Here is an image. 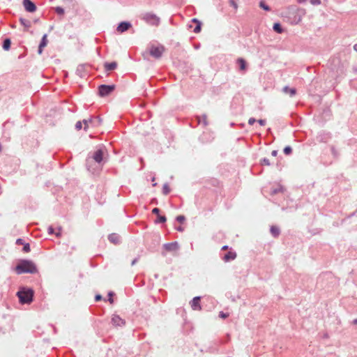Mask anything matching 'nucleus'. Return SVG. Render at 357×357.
<instances>
[{"label":"nucleus","mask_w":357,"mask_h":357,"mask_svg":"<svg viewBox=\"0 0 357 357\" xmlns=\"http://www.w3.org/2000/svg\"><path fill=\"white\" fill-rule=\"evenodd\" d=\"M15 271L17 274L24 273H35L37 272V268L32 261L24 260L17 264L15 267Z\"/></svg>","instance_id":"obj_1"},{"label":"nucleus","mask_w":357,"mask_h":357,"mask_svg":"<svg viewBox=\"0 0 357 357\" xmlns=\"http://www.w3.org/2000/svg\"><path fill=\"white\" fill-rule=\"evenodd\" d=\"M20 302L22 304H29L33 301V291L32 289H23L17 293Z\"/></svg>","instance_id":"obj_2"},{"label":"nucleus","mask_w":357,"mask_h":357,"mask_svg":"<svg viewBox=\"0 0 357 357\" xmlns=\"http://www.w3.org/2000/svg\"><path fill=\"white\" fill-rule=\"evenodd\" d=\"M165 48L163 45H151L149 50V54L155 59H159L162 56Z\"/></svg>","instance_id":"obj_3"},{"label":"nucleus","mask_w":357,"mask_h":357,"mask_svg":"<svg viewBox=\"0 0 357 357\" xmlns=\"http://www.w3.org/2000/svg\"><path fill=\"white\" fill-rule=\"evenodd\" d=\"M114 88V85H101L99 86L98 92L100 96H106L112 93Z\"/></svg>","instance_id":"obj_4"},{"label":"nucleus","mask_w":357,"mask_h":357,"mask_svg":"<svg viewBox=\"0 0 357 357\" xmlns=\"http://www.w3.org/2000/svg\"><path fill=\"white\" fill-rule=\"evenodd\" d=\"M143 20L153 25H158L159 24V18L152 13H146L143 16Z\"/></svg>","instance_id":"obj_5"},{"label":"nucleus","mask_w":357,"mask_h":357,"mask_svg":"<svg viewBox=\"0 0 357 357\" xmlns=\"http://www.w3.org/2000/svg\"><path fill=\"white\" fill-rule=\"evenodd\" d=\"M23 6L28 12L33 13L36 11V6L31 0H23Z\"/></svg>","instance_id":"obj_6"},{"label":"nucleus","mask_w":357,"mask_h":357,"mask_svg":"<svg viewBox=\"0 0 357 357\" xmlns=\"http://www.w3.org/2000/svg\"><path fill=\"white\" fill-rule=\"evenodd\" d=\"M201 298L199 296L195 297L190 302V306L193 310H201L202 307L200 304Z\"/></svg>","instance_id":"obj_7"},{"label":"nucleus","mask_w":357,"mask_h":357,"mask_svg":"<svg viewBox=\"0 0 357 357\" xmlns=\"http://www.w3.org/2000/svg\"><path fill=\"white\" fill-rule=\"evenodd\" d=\"M112 323L114 326H123L126 324V321L118 315H113L112 317Z\"/></svg>","instance_id":"obj_8"},{"label":"nucleus","mask_w":357,"mask_h":357,"mask_svg":"<svg viewBox=\"0 0 357 357\" xmlns=\"http://www.w3.org/2000/svg\"><path fill=\"white\" fill-rule=\"evenodd\" d=\"M167 252H176L178 249V245L176 242L167 243L163 245Z\"/></svg>","instance_id":"obj_9"},{"label":"nucleus","mask_w":357,"mask_h":357,"mask_svg":"<svg viewBox=\"0 0 357 357\" xmlns=\"http://www.w3.org/2000/svg\"><path fill=\"white\" fill-rule=\"evenodd\" d=\"M131 27V24L127 22H121L117 26L116 31L119 33H123L127 30H128Z\"/></svg>","instance_id":"obj_10"},{"label":"nucleus","mask_w":357,"mask_h":357,"mask_svg":"<svg viewBox=\"0 0 357 357\" xmlns=\"http://www.w3.org/2000/svg\"><path fill=\"white\" fill-rule=\"evenodd\" d=\"M47 43H48V40H47V34H45L43 36V38H42V40L39 45V47H38V54H41L42 52H43V50L45 47L47 46Z\"/></svg>","instance_id":"obj_11"},{"label":"nucleus","mask_w":357,"mask_h":357,"mask_svg":"<svg viewBox=\"0 0 357 357\" xmlns=\"http://www.w3.org/2000/svg\"><path fill=\"white\" fill-rule=\"evenodd\" d=\"M236 253L234 252H229L228 253H227L224 257H223V260L225 261H229L230 260H234V259H236Z\"/></svg>","instance_id":"obj_12"},{"label":"nucleus","mask_w":357,"mask_h":357,"mask_svg":"<svg viewBox=\"0 0 357 357\" xmlns=\"http://www.w3.org/2000/svg\"><path fill=\"white\" fill-rule=\"evenodd\" d=\"M109 241L114 245L119 244L120 242L119 236L116 234H112L108 236Z\"/></svg>","instance_id":"obj_13"},{"label":"nucleus","mask_w":357,"mask_h":357,"mask_svg":"<svg viewBox=\"0 0 357 357\" xmlns=\"http://www.w3.org/2000/svg\"><path fill=\"white\" fill-rule=\"evenodd\" d=\"M103 153L101 150H98L94 153L93 159L97 162H100L102 160Z\"/></svg>","instance_id":"obj_14"},{"label":"nucleus","mask_w":357,"mask_h":357,"mask_svg":"<svg viewBox=\"0 0 357 357\" xmlns=\"http://www.w3.org/2000/svg\"><path fill=\"white\" fill-rule=\"evenodd\" d=\"M283 92L289 94L290 96H294L296 93V90L294 88H289L288 86H284L282 89Z\"/></svg>","instance_id":"obj_15"},{"label":"nucleus","mask_w":357,"mask_h":357,"mask_svg":"<svg viewBox=\"0 0 357 357\" xmlns=\"http://www.w3.org/2000/svg\"><path fill=\"white\" fill-rule=\"evenodd\" d=\"M117 67L116 62L106 63H105V68L107 71L114 70Z\"/></svg>","instance_id":"obj_16"},{"label":"nucleus","mask_w":357,"mask_h":357,"mask_svg":"<svg viewBox=\"0 0 357 357\" xmlns=\"http://www.w3.org/2000/svg\"><path fill=\"white\" fill-rule=\"evenodd\" d=\"M20 21L21 24L24 26V31H28L29 29L31 27V22L29 20H26L23 18H21L20 20Z\"/></svg>","instance_id":"obj_17"},{"label":"nucleus","mask_w":357,"mask_h":357,"mask_svg":"<svg viewBox=\"0 0 357 357\" xmlns=\"http://www.w3.org/2000/svg\"><path fill=\"white\" fill-rule=\"evenodd\" d=\"M237 63L239 64L241 70H245L246 69V62L243 59H242V58L238 59Z\"/></svg>","instance_id":"obj_18"},{"label":"nucleus","mask_w":357,"mask_h":357,"mask_svg":"<svg viewBox=\"0 0 357 357\" xmlns=\"http://www.w3.org/2000/svg\"><path fill=\"white\" fill-rule=\"evenodd\" d=\"M271 233L275 237L278 236L280 234L279 229L275 226H272L271 228Z\"/></svg>","instance_id":"obj_19"},{"label":"nucleus","mask_w":357,"mask_h":357,"mask_svg":"<svg viewBox=\"0 0 357 357\" xmlns=\"http://www.w3.org/2000/svg\"><path fill=\"white\" fill-rule=\"evenodd\" d=\"M10 44H11L10 40V39H8V38L6 39V40L3 41V48L5 50H8L10 49Z\"/></svg>","instance_id":"obj_20"},{"label":"nucleus","mask_w":357,"mask_h":357,"mask_svg":"<svg viewBox=\"0 0 357 357\" xmlns=\"http://www.w3.org/2000/svg\"><path fill=\"white\" fill-rule=\"evenodd\" d=\"M273 30L278 33H282V29L279 23H275L273 24Z\"/></svg>","instance_id":"obj_21"},{"label":"nucleus","mask_w":357,"mask_h":357,"mask_svg":"<svg viewBox=\"0 0 357 357\" xmlns=\"http://www.w3.org/2000/svg\"><path fill=\"white\" fill-rule=\"evenodd\" d=\"M259 7L266 11H269L271 10L270 7L267 6L263 1L259 2Z\"/></svg>","instance_id":"obj_22"},{"label":"nucleus","mask_w":357,"mask_h":357,"mask_svg":"<svg viewBox=\"0 0 357 357\" xmlns=\"http://www.w3.org/2000/svg\"><path fill=\"white\" fill-rule=\"evenodd\" d=\"M92 122H93V120L91 119H89L88 120H86V119L83 120V123L84 124V130H87L89 123H91Z\"/></svg>","instance_id":"obj_23"},{"label":"nucleus","mask_w":357,"mask_h":357,"mask_svg":"<svg viewBox=\"0 0 357 357\" xmlns=\"http://www.w3.org/2000/svg\"><path fill=\"white\" fill-rule=\"evenodd\" d=\"M229 4L230 6H231L232 7H234V8L235 10H237L238 9V4L237 3L234 1V0H229Z\"/></svg>","instance_id":"obj_24"},{"label":"nucleus","mask_w":357,"mask_h":357,"mask_svg":"<svg viewBox=\"0 0 357 357\" xmlns=\"http://www.w3.org/2000/svg\"><path fill=\"white\" fill-rule=\"evenodd\" d=\"M55 10L59 15H63L64 13V10L61 7H56Z\"/></svg>","instance_id":"obj_25"},{"label":"nucleus","mask_w":357,"mask_h":357,"mask_svg":"<svg viewBox=\"0 0 357 357\" xmlns=\"http://www.w3.org/2000/svg\"><path fill=\"white\" fill-rule=\"evenodd\" d=\"M291 152V148L290 146H286L284 149V153L286 154V155H289L290 154Z\"/></svg>","instance_id":"obj_26"},{"label":"nucleus","mask_w":357,"mask_h":357,"mask_svg":"<svg viewBox=\"0 0 357 357\" xmlns=\"http://www.w3.org/2000/svg\"><path fill=\"white\" fill-rule=\"evenodd\" d=\"M162 190H163V193L165 195H167L169 192V186L167 185H165L163 186V189Z\"/></svg>","instance_id":"obj_27"},{"label":"nucleus","mask_w":357,"mask_h":357,"mask_svg":"<svg viewBox=\"0 0 357 357\" xmlns=\"http://www.w3.org/2000/svg\"><path fill=\"white\" fill-rule=\"evenodd\" d=\"M158 221L159 222H165L166 221V220H167L165 216H162V215H158Z\"/></svg>","instance_id":"obj_28"},{"label":"nucleus","mask_w":357,"mask_h":357,"mask_svg":"<svg viewBox=\"0 0 357 357\" xmlns=\"http://www.w3.org/2000/svg\"><path fill=\"white\" fill-rule=\"evenodd\" d=\"M82 128V123L81 121H77L75 124V128L77 130H81Z\"/></svg>","instance_id":"obj_29"},{"label":"nucleus","mask_w":357,"mask_h":357,"mask_svg":"<svg viewBox=\"0 0 357 357\" xmlns=\"http://www.w3.org/2000/svg\"><path fill=\"white\" fill-rule=\"evenodd\" d=\"M23 251L25 252H29L30 251V246L29 243L24 245L23 248Z\"/></svg>","instance_id":"obj_30"},{"label":"nucleus","mask_w":357,"mask_h":357,"mask_svg":"<svg viewBox=\"0 0 357 357\" xmlns=\"http://www.w3.org/2000/svg\"><path fill=\"white\" fill-rule=\"evenodd\" d=\"M201 31V23L197 24L196 27L194 29V32L199 33Z\"/></svg>","instance_id":"obj_31"},{"label":"nucleus","mask_w":357,"mask_h":357,"mask_svg":"<svg viewBox=\"0 0 357 357\" xmlns=\"http://www.w3.org/2000/svg\"><path fill=\"white\" fill-rule=\"evenodd\" d=\"M176 220L180 223H182L185 220V217L183 215H178L176 218Z\"/></svg>","instance_id":"obj_32"},{"label":"nucleus","mask_w":357,"mask_h":357,"mask_svg":"<svg viewBox=\"0 0 357 357\" xmlns=\"http://www.w3.org/2000/svg\"><path fill=\"white\" fill-rule=\"evenodd\" d=\"M310 1L312 5H319L321 3V0H310Z\"/></svg>","instance_id":"obj_33"},{"label":"nucleus","mask_w":357,"mask_h":357,"mask_svg":"<svg viewBox=\"0 0 357 357\" xmlns=\"http://www.w3.org/2000/svg\"><path fill=\"white\" fill-rule=\"evenodd\" d=\"M113 295L114 294L112 292H109L108 296H109V301L111 304H112L114 303V300H113Z\"/></svg>","instance_id":"obj_34"},{"label":"nucleus","mask_w":357,"mask_h":357,"mask_svg":"<svg viewBox=\"0 0 357 357\" xmlns=\"http://www.w3.org/2000/svg\"><path fill=\"white\" fill-rule=\"evenodd\" d=\"M261 163H262V165H270L269 160H268V159H266V158H264V159L261 161Z\"/></svg>","instance_id":"obj_35"},{"label":"nucleus","mask_w":357,"mask_h":357,"mask_svg":"<svg viewBox=\"0 0 357 357\" xmlns=\"http://www.w3.org/2000/svg\"><path fill=\"white\" fill-rule=\"evenodd\" d=\"M219 316H220V317L225 319V318L228 317L229 314H225V313H224L222 312H220V314H219Z\"/></svg>","instance_id":"obj_36"},{"label":"nucleus","mask_w":357,"mask_h":357,"mask_svg":"<svg viewBox=\"0 0 357 357\" xmlns=\"http://www.w3.org/2000/svg\"><path fill=\"white\" fill-rule=\"evenodd\" d=\"M159 212H160V210L159 208H154L153 210H152V213H154V214H156V215H159Z\"/></svg>","instance_id":"obj_37"},{"label":"nucleus","mask_w":357,"mask_h":357,"mask_svg":"<svg viewBox=\"0 0 357 357\" xmlns=\"http://www.w3.org/2000/svg\"><path fill=\"white\" fill-rule=\"evenodd\" d=\"M255 122V119H253V118H250L249 120H248V123L250 125H253L254 123Z\"/></svg>","instance_id":"obj_38"},{"label":"nucleus","mask_w":357,"mask_h":357,"mask_svg":"<svg viewBox=\"0 0 357 357\" xmlns=\"http://www.w3.org/2000/svg\"><path fill=\"white\" fill-rule=\"evenodd\" d=\"M258 123L261 125V126H264L265 123H266V121L265 120H263V119H260L258 121Z\"/></svg>","instance_id":"obj_39"},{"label":"nucleus","mask_w":357,"mask_h":357,"mask_svg":"<svg viewBox=\"0 0 357 357\" xmlns=\"http://www.w3.org/2000/svg\"><path fill=\"white\" fill-rule=\"evenodd\" d=\"M102 299V296L100 295H96V297H95V300L96 301H99Z\"/></svg>","instance_id":"obj_40"},{"label":"nucleus","mask_w":357,"mask_h":357,"mask_svg":"<svg viewBox=\"0 0 357 357\" xmlns=\"http://www.w3.org/2000/svg\"><path fill=\"white\" fill-rule=\"evenodd\" d=\"M48 233H49L50 234H53V233H54V229H53L52 227H50L48 228Z\"/></svg>","instance_id":"obj_41"},{"label":"nucleus","mask_w":357,"mask_h":357,"mask_svg":"<svg viewBox=\"0 0 357 357\" xmlns=\"http://www.w3.org/2000/svg\"><path fill=\"white\" fill-rule=\"evenodd\" d=\"M56 236L59 237L61 236V228L59 229V231L56 233Z\"/></svg>","instance_id":"obj_42"},{"label":"nucleus","mask_w":357,"mask_h":357,"mask_svg":"<svg viewBox=\"0 0 357 357\" xmlns=\"http://www.w3.org/2000/svg\"><path fill=\"white\" fill-rule=\"evenodd\" d=\"M277 153H278L277 151H273L271 153L272 155L274 157H275L277 155Z\"/></svg>","instance_id":"obj_43"},{"label":"nucleus","mask_w":357,"mask_h":357,"mask_svg":"<svg viewBox=\"0 0 357 357\" xmlns=\"http://www.w3.org/2000/svg\"><path fill=\"white\" fill-rule=\"evenodd\" d=\"M228 249V246L227 245H224L222 248V250H226Z\"/></svg>","instance_id":"obj_44"},{"label":"nucleus","mask_w":357,"mask_h":357,"mask_svg":"<svg viewBox=\"0 0 357 357\" xmlns=\"http://www.w3.org/2000/svg\"><path fill=\"white\" fill-rule=\"evenodd\" d=\"M192 22H195V23H197V24L200 23V22H199L197 19H193V20H192Z\"/></svg>","instance_id":"obj_45"},{"label":"nucleus","mask_w":357,"mask_h":357,"mask_svg":"<svg viewBox=\"0 0 357 357\" xmlns=\"http://www.w3.org/2000/svg\"><path fill=\"white\" fill-rule=\"evenodd\" d=\"M354 324H357V319H354L353 321Z\"/></svg>","instance_id":"obj_46"},{"label":"nucleus","mask_w":357,"mask_h":357,"mask_svg":"<svg viewBox=\"0 0 357 357\" xmlns=\"http://www.w3.org/2000/svg\"><path fill=\"white\" fill-rule=\"evenodd\" d=\"M354 48L356 51H357V44H356L354 46Z\"/></svg>","instance_id":"obj_47"},{"label":"nucleus","mask_w":357,"mask_h":357,"mask_svg":"<svg viewBox=\"0 0 357 357\" xmlns=\"http://www.w3.org/2000/svg\"><path fill=\"white\" fill-rule=\"evenodd\" d=\"M178 229V231H183V229H182L181 227H178V229Z\"/></svg>","instance_id":"obj_48"},{"label":"nucleus","mask_w":357,"mask_h":357,"mask_svg":"<svg viewBox=\"0 0 357 357\" xmlns=\"http://www.w3.org/2000/svg\"><path fill=\"white\" fill-rule=\"evenodd\" d=\"M21 241H22V240H21V239H18V240L17 241V243H21Z\"/></svg>","instance_id":"obj_49"},{"label":"nucleus","mask_w":357,"mask_h":357,"mask_svg":"<svg viewBox=\"0 0 357 357\" xmlns=\"http://www.w3.org/2000/svg\"><path fill=\"white\" fill-rule=\"evenodd\" d=\"M305 1V0H298V1L299 3H302V2Z\"/></svg>","instance_id":"obj_50"},{"label":"nucleus","mask_w":357,"mask_h":357,"mask_svg":"<svg viewBox=\"0 0 357 357\" xmlns=\"http://www.w3.org/2000/svg\"><path fill=\"white\" fill-rule=\"evenodd\" d=\"M135 262H136V260H133L132 262V265H134Z\"/></svg>","instance_id":"obj_51"}]
</instances>
